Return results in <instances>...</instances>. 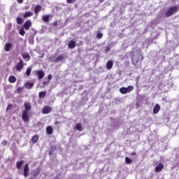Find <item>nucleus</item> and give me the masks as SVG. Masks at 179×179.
<instances>
[{
    "mask_svg": "<svg viewBox=\"0 0 179 179\" xmlns=\"http://www.w3.org/2000/svg\"><path fill=\"white\" fill-rule=\"evenodd\" d=\"M131 58L133 64L135 65L139 61H143V56L142 55V50L141 49L133 50L131 52Z\"/></svg>",
    "mask_w": 179,
    "mask_h": 179,
    "instance_id": "obj_1",
    "label": "nucleus"
},
{
    "mask_svg": "<svg viewBox=\"0 0 179 179\" xmlns=\"http://www.w3.org/2000/svg\"><path fill=\"white\" fill-rule=\"evenodd\" d=\"M177 10H178V6H173L172 7H170L165 13L166 17H170V16H173L174 13H177Z\"/></svg>",
    "mask_w": 179,
    "mask_h": 179,
    "instance_id": "obj_2",
    "label": "nucleus"
},
{
    "mask_svg": "<svg viewBox=\"0 0 179 179\" xmlns=\"http://www.w3.org/2000/svg\"><path fill=\"white\" fill-rule=\"evenodd\" d=\"M65 58L64 55H59L57 57L55 55H52L49 57V60L50 62H59V61H62Z\"/></svg>",
    "mask_w": 179,
    "mask_h": 179,
    "instance_id": "obj_3",
    "label": "nucleus"
},
{
    "mask_svg": "<svg viewBox=\"0 0 179 179\" xmlns=\"http://www.w3.org/2000/svg\"><path fill=\"white\" fill-rule=\"evenodd\" d=\"M134 89V86L129 85L127 87H122L120 89V92L122 94H127V93H131L132 90Z\"/></svg>",
    "mask_w": 179,
    "mask_h": 179,
    "instance_id": "obj_4",
    "label": "nucleus"
},
{
    "mask_svg": "<svg viewBox=\"0 0 179 179\" xmlns=\"http://www.w3.org/2000/svg\"><path fill=\"white\" fill-rule=\"evenodd\" d=\"M22 120L24 122H29V112H27V110H23Z\"/></svg>",
    "mask_w": 179,
    "mask_h": 179,
    "instance_id": "obj_5",
    "label": "nucleus"
},
{
    "mask_svg": "<svg viewBox=\"0 0 179 179\" xmlns=\"http://www.w3.org/2000/svg\"><path fill=\"white\" fill-rule=\"evenodd\" d=\"M31 27V20H28L24 22V24L22 26V28L24 29V30H29Z\"/></svg>",
    "mask_w": 179,
    "mask_h": 179,
    "instance_id": "obj_6",
    "label": "nucleus"
},
{
    "mask_svg": "<svg viewBox=\"0 0 179 179\" xmlns=\"http://www.w3.org/2000/svg\"><path fill=\"white\" fill-rule=\"evenodd\" d=\"M24 66V63H23V60H20L17 64L16 65V71H17V72H20V71H22V69Z\"/></svg>",
    "mask_w": 179,
    "mask_h": 179,
    "instance_id": "obj_7",
    "label": "nucleus"
},
{
    "mask_svg": "<svg viewBox=\"0 0 179 179\" xmlns=\"http://www.w3.org/2000/svg\"><path fill=\"white\" fill-rule=\"evenodd\" d=\"M163 169H164V165L162 163H159L155 169V173H160V171H162V170H163Z\"/></svg>",
    "mask_w": 179,
    "mask_h": 179,
    "instance_id": "obj_8",
    "label": "nucleus"
},
{
    "mask_svg": "<svg viewBox=\"0 0 179 179\" xmlns=\"http://www.w3.org/2000/svg\"><path fill=\"white\" fill-rule=\"evenodd\" d=\"M29 171H30L29 164H26L24 167V176L29 177Z\"/></svg>",
    "mask_w": 179,
    "mask_h": 179,
    "instance_id": "obj_9",
    "label": "nucleus"
},
{
    "mask_svg": "<svg viewBox=\"0 0 179 179\" xmlns=\"http://www.w3.org/2000/svg\"><path fill=\"white\" fill-rule=\"evenodd\" d=\"M36 75L39 80L43 79V78H44V76H45V74L44 73V71L43 70L37 71Z\"/></svg>",
    "mask_w": 179,
    "mask_h": 179,
    "instance_id": "obj_10",
    "label": "nucleus"
},
{
    "mask_svg": "<svg viewBox=\"0 0 179 179\" xmlns=\"http://www.w3.org/2000/svg\"><path fill=\"white\" fill-rule=\"evenodd\" d=\"M51 110H52V108H51V107H50V106H45L42 109V113H43V114H49V113H51Z\"/></svg>",
    "mask_w": 179,
    "mask_h": 179,
    "instance_id": "obj_11",
    "label": "nucleus"
},
{
    "mask_svg": "<svg viewBox=\"0 0 179 179\" xmlns=\"http://www.w3.org/2000/svg\"><path fill=\"white\" fill-rule=\"evenodd\" d=\"M68 47L71 50H73V48H75V47H76V42L73 40L70 41L69 43H68Z\"/></svg>",
    "mask_w": 179,
    "mask_h": 179,
    "instance_id": "obj_12",
    "label": "nucleus"
},
{
    "mask_svg": "<svg viewBox=\"0 0 179 179\" xmlns=\"http://www.w3.org/2000/svg\"><path fill=\"white\" fill-rule=\"evenodd\" d=\"M159 111H160V105L157 103L153 108L152 113L153 114H158Z\"/></svg>",
    "mask_w": 179,
    "mask_h": 179,
    "instance_id": "obj_13",
    "label": "nucleus"
},
{
    "mask_svg": "<svg viewBox=\"0 0 179 179\" xmlns=\"http://www.w3.org/2000/svg\"><path fill=\"white\" fill-rule=\"evenodd\" d=\"M24 106L25 110L24 111H27L29 113V111H30V110H31V104H30L29 103H24Z\"/></svg>",
    "mask_w": 179,
    "mask_h": 179,
    "instance_id": "obj_14",
    "label": "nucleus"
},
{
    "mask_svg": "<svg viewBox=\"0 0 179 179\" xmlns=\"http://www.w3.org/2000/svg\"><path fill=\"white\" fill-rule=\"evenodd\" d=\"M113 65H114V62L112 60H109L106 63V69L110 70L113 68Z\"/></svg>",
    "mask_w": 179,
    "mask_h": 179,
    "instance_id": "obj_15",
    "label": "nucleus"
},
{
    "mask_svg": "<svg viewBox=\"0 0 179 179\" xmlns=\"http://www.w3.org/2000/svg\"><path fill=\"white\" fill-rule=\"evenodd\" d=\"M46 132L48 135H52L54 132V129L51 126H48L46 127Z\"/></svg>",
    "mask_w": 179,
    "mask_h": 179,
    "instance_id": "obj_16",
    "label": "nucleus"
},
{
    "mask_svg": "<svg viewBox=\"0 0 179 179\" xmlns=\"http://www.w3.org/2000/svg\"><path fill=\"white\" fill-rule=\"evenodd\" d=\"M26 89H31L34 86V83L27 82L24 83Z\"/></svg>",
    "mask_w": 179,
    "mask_h": 179,
    "instance_id": "obj_17",
    "label": "nucleus"
},
{
    "mask_svg": "<svg viewBox=\"0 0 179 179\" xmlns=\"http://www.w3.org/2000/svg\"><path fill=\"white\" fill-rule=\"evenodd\" d=\"M24 164V161H23V160L17 162L16 163V167H17V170H20Z\"/></svg>",
    "mask_w": 179,
    "mask_h": 179,
    "instance_id": "obj_18",
    "label": "nucleus"
},
{
    "mask_svg": "<svg viewBox=\"0 0 179 179\" xmlns=\"http://www.w3.org/2000/svg\"><path fill=\"white\" fill-rule=\"evenodd\" d=\"M22 58L25 60V61H30V55H29V53H22Z\"/></svg>",
    "mask_w": 179,
    "mask_h": 179,
    "instance_id": "obj_19",
    "label": "nucleus"
},
{
    "mask_svg": "<svg viewBox=\"0 0 179 179\" xmlns=\"http://www.w3.org/2000/svg\"><path fill=\"white\" fill-rule=\"evenodd\" d=\"M10 48H12V43H6L5 51L8 52V51H10Z\"/></svg>",
    "mask_w": 179,
    "mask_h": 179,
    "instance_id": "obj_20",
    "label": "nucleus"
},
{
    "mask_svg": "<svg viewBox=\"0 0 179 179\" xmlns=\"http://www.w3.org/2000/svg\"><path fill=\"white\" fill-rule=\"evenodd\" d=\"M75 129H77V131L82 132V131H83V129L82 128V124L80 123H78L77 124H76Z\"/></svg>",
    "mask_w": 179,
    "mask_h": 179,
    "instance_id": "obj_21",
    "label": "nucleus"
},
{
    "mask_svg": "<svg viewBox=\"0 0 179 179\" xmlns=\"http://www.w3.org/2000/svg\"><path fill=\"white\" fill-rule=\"evenodd\" d=\"M55 150H57V147H51L50 149L49 150V156H52V155L54 154V152H55Z\"/></svg>",
    "mask_w": 179,
    "mask_h": 179,
    "instance_id": "obj_22",
    "label": "nucleus"
},
{
    "mask_svg": "<svg viewBox=\"0 0 179 179\" xmlns=\"http://www.w3.org/2000/svg\"><path fill=\"white\" fill-rule=\"evenodd\" d=\"M40 10H41V6L37 5L34 7V13H36V15H37V13H38Z\"/></svg>",
    "mask_w": 179,
    "mask_h": 179,
    "instance_id": "obj_23",
    "label": "nucleus"
},
{
    "mask_svg": "<svg viewBox=\"0 0 179 179\" xmlns=\"http://www.w3.org/2000/svg\"><path fill=\"white\" fill-rule=\"evenodd\" d=\"M16 22L17 24H23V22H24V20L22 17H17L16 18Z\"/></svg>",
    "mask_w": 179,
    "mask_h": 179,
    "instance_id": "obj_24",
    "label": "nucleus"
},
{
    "mask_svg": "<svg viewBox=\"0 0 179 179\" xmlns=\"http://www.w3.org/2000/svg\"><path fill=\"white\" fill-rule=\"evenodd\" d=\"M8 81L10 82V83H15V82H16V77H15L14 76H10L8 78Z\"/></svg>",
    "mask_w": 179,
    "mask_h": 179,
    "instance_id": "obj_25",
    "label": "nucleus"
},
{
    "mask_svg": "<svg viewBox=\"0 0 179 179\" xmlns=\"http://www.w3.org/2000/svg\"><path fill=\"white\" fill-rule=\"evenodd\" d=\"M30 16H33V13L31 11H27L23 15V17H30Z\"/></svg>",
    "mask_w": 179,
    "mask_h": 179,
    "instance_id": "obj_26",
    "label": "nucleus"
},
{
    "mask_svg": "<svg viewBox=\"0 0 179 179\" xmlns=\"http://www.w3.org/2000/svg\"><path fill=\"white\" fill-rule=\"evenodd\" d=\"M45 96H47V92L45 91L39 92V99H44Z\"/></svg>",
    "mask_w": 179,
    "mask_h": 179,
    "instance_id": "obj_27",
    "label": "nucleus"
},
{
    "mask_svg": "<svg viewBox=\"0 0 179 179\" xmlns=\"http://www.w3.org/2000/svg\"><path fill=\"white\" fill-rule=\"evenodd\" d=\"M42 20L46 22H50V15H43L42 17Z\"/></svg>",
    "mask_w": 179,
    "mask_h": 179,
    "instance_id": "obj_28",
    "label": "nucleus"
},
{
    "mask_svg": "<svg viewBox=\"0 0 179 179\" xmlns=\"http://www.w3.org/2000/svg\"><path fill=\"white\" fill-rule=\"evenodd\" d=\"M38 141V136H34L31 138V142L33 143H37V141Z\"/></svg>",
    "mask_w": 179,
    "mask_h": 179,
    "instance_id": "obj_29",
    "label": "nucleus"
},
{
    "mask_svg": "<svg viewBox=\"0 0 179 179\" xmlns=\"http://www.w3.org/2000/svg\"><path fill=\"white\" fill-rule=\"evenodd\" d=\"M40 171H41L40 168L36 169V171L34 172V177H37V176L40 174Z\"/></svg>",
    "mask_w": 179,
    "mask_h": 179,
    "instance_id": "obj_30",
    "label": "nucleus"
},
{
    "mask_svg": "<svg viewBox=\"0 0 179 179\" xmlns=\"http://www.w3.org/2000/svg\"><path fill=\"white\" fill-rule=\"evenodd\" d=\"M125 162L127 163V164H131V163H132V159H131L129 157H126L125 158Z\"/></svg>",
    "mask_w": 179,
    "mask_h": 179,
    "instance_id": "obj_31",
    "label": "nucleus"
},
{
    "mask_svg": "<svg viewBox=\"0 0 179 179\" xmlns=\"http://www.w3.org/2000/svg\"><path fill=\"white\" fill-rule=\"evenodd\" d=\"M26 31H24V28H22L20 29L19 31V34H20L21 36H24Z\"/></svg>",
    "mask_w": 179,
    "mask_h": 179,
    "instance_id": "obj_32",
    "label": "nucleus"
},
{
    "mask_svg": "<svg viewBox=\"0 0 179 179\" xmlns=\"http://www.w3.org/2000/svg\"><path fill=\"white\" fill-rule=\"evenodd\" d=\"M30 73H31V68L27 69V71H26L27 76H30Z\"/></svg>",
    "mask_w": 179,
    "mask_h": 179,
    "instance_id": "obj_33",
    "label": "nucleus"
},
{
    "mask_svg": "<svg viewBox=\"0 0 179 179\" xmlns=\"http://www.w3.org/2000/svg\"><path fill=\"white\" fill-rule=\"evenodd\" d=\"M103 38V34L101 33H98L96 34V38H98L99 40H100V38Z\"/></svg>",
    "mask_w": 179,
    "mask_h": 179,
    "instance_id": "obj_34",
    "label": "nucleus"
},
{
    "mask_svg": "<svg viewBox=\"0 0 179 179\" xmlns=\"http://www.w3.org/2000/svg\"><path fill=\"white\" fill-rule=\"evenodd\" d=\"M22 91H23V87H19L17 89V92H18V93H21Z\"/></svg>",
    "mask_w": 179,
    "mask_h": 179,
    "instance_id": "obj_35",
    "label": "nucleus"
},
{
    "mask_svg": "<svg viewBox=\"0 0 179 179\" xmlns=\"http://www.w3.org/2000/svg\"><path fill=\"white\" fill-rule=\"evenodd\" d=\"M7 144H8V141H2V143H1V145H2L3 146H6Z\"/></svg>",
    "mask_w": 179,
    "mask_h": 179,
    "instance_id": "obj_36",
    "label": "nucleus"
},
{
    "mask_svg": "<svg viewBox=\"0 0 179 179\" xmlns=\"http://www.w3.org/2000/svg\"><path fill=\"white\" fill-rule=\"evenodd\" d=\"M12 107H13V105H12V104H8V106H7L6 110H10V108H12Z\"/></svg>",
    "mask_w": 179,
    "mask_h": 179,
    "instance_id": "obj_37",
    "label": "nucleus"
},
{
    "mask_svg": "<svg viewBox=\"0 0 179 179\" xmlns=\"http://www.w3.org/2000/svg\"><path fill=\"white\" fill-rule=\"evenodd\" d=\"M48 79L49 80H51V79H52V76L51 74L48 75Z\"/></svg>",
    "mask_w": 179,
    "mask_h": 179,
    "instance_id": "obj_38",
    "label": "nucleus"
},
{
    "mask_svg": "<svg viewBox=\"0 0 179 179\" xmlns=\"http://www.w3.org/2000/svg\"><path fill=\"white\" fill-rule=\"evenodd\" d=\"M67 3H73V0H67Z\"/></svg>",
    "mask_w": 179,
    "mask_h": 179,
    "instance_id": "obj_39",
    "label": "nucleus"
},
{
    "mask_svg": "<svg viewBox=\"0 0 179 179\" xmlns=\"http://www.w3.org/2000/svg\"><path fill=\"white\" fill-rule=\"evenodd\" d=\"M24 0H17V2H18V3H23Z\"/></svg>",
    "mask_w": 179,
    "mask_h": 179,
    "instance_id": "obj_40",
    "label": "nucleus"
},
{
    "mask_svg": "<svg viewBox=\"0 0 179 179\" xmlns=\"http://www.w3.org/2000/svg\"><path fill=\"white\" fill-rule=\"evenodd\" d=\"M29 43L30 44H34V41H33V39H32V40L29 39Z\"/></svg>",
    "mask_w": 179,
    "mask_h": 179,
    "instance_id": "obj_41",
    "label": "nucleus"
},
{
    "mask_svg": "<svg viewBox=\"0 0 179 179\" xmlns=\"http://www.w3.org/2000/svg\"><path fill=\"white\" fill-rule=\"evenodd\" d=\"M53 26H55V27L58 26V22L55 21V22L53 23Z\"/></svg>",
    "mask_w": 179,
    "mask_h": 179,
    "instance_id": "obj_42",
    "label": "nucleus"
},
{
    "mask_svg": "<svg viewBox=\"0 0 179 179\" xmlns=\"http://www.w3.org/2000/svg\"><path fill=\"white\" fill-rule=\"evenodd\" d=\"M106 52L110 51V47L107 46L106 48Z\"/></svg>",
    "mask_w": 179,
    "mask_h": 179,
    "instance_id": "obj_43",
    "label": "nucleus"
},
{
    "mask_svg": "<svg viewBox=\"0 0 179 179\" xmlns=\"http://www.w3.org/2000/svg\"><path fill=\"white\" fill-rule=\"evenodd\" d=\"M131 155L132 156H136V152H131Z\"/></svg>",
    "mask_w": 179,
    "mask_h": 179,
    "instance_id": "obj_44",
    "label": "nucleus"
},
{
    "mask_svg": "<svg viewBox=\"0 0 179 179\" xmlns=\"http://www.w3.org/2000/svg\"><path fill=\"white\" fill-rule=\"evenodd\" d=\"M99 1L100 2V3H103V2H104V0H99Z\"/></svg>",
    "mask_w": 179,
    "mask_h": 179,
    "instance_id": "obj_45",
    "label": "nucleus"
},
{
    "mask_svg": "<svg viewBox=\"0 0 179 179\" xmlns=\"http://www.w3.org/2000/svg\"><path fill=\"white\" fill-rule=\"evenodd\" d=\"M54 179H59V177L56 176Z\"/></svg>",
    "mask_w": 179,
    "mask_h": 179,
    "instance_id": "obj_46",
    "label": "nucleus"
},
{
    "mask_svg": "<svg viewBox=\"0 0 179 179\" xmlns=\"http://www.w3.org/2000/svg\"><path fill=\"white\" fill-rule=\"evenodd\" d=\"M0 157H1V154H0Z\"/></svg>",
    "mask_w": 179,
    "mask_h": 179,
    "instance_id": "obj_47",
    "label": "nucleus"
}]
</instances>
